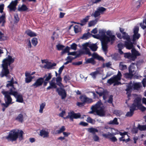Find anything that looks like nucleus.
<instances>
[{"label": "nucleus", "instance_id": "nucleus-18", "mask_svg": "<svg viewBox=\"0 0 146 146\" xmlns=\"http://www.w3.org/2000/svg\"><path fill=\"white\" fill-rule=\"evenodd\" d=\"M80 98L81 101L84 103H89L93 102L92 99L87 97L86 95L80 96Z\"/></svg>", "mask_w": 146, "mask_h": 146}, {"label": "nucleus", "instance_id": "nucleus-60", "mask_svg": "<svg viewBox=\"0 0 146 146\" xmlns=\"http://www.w3.org/2000/svg\"><path fill=\"white\" fill-rule=\"evenodd\" d=\"M73 59V57L71 56H68L67 57L66 59V60H68L69 61H70V62H71Z\"/></svg>", "mask_w": 146, "mask_h": 146}, {"label": "nucleus", "instance_id": "nucleus-2", "mask_svg": "<svg viewBox=\"0 0 146 146\" xmlns=\"http://www.w3.org/2000/svg\"><path fill=\"white\" fill-rule=\"evenodd\" d=\"M14 59L11 56L8 55L7 58L4 59L3 61V63L2 64V67L3 69L1 73L0 74V76L1 77L5 76L7 79L10 78V76L9 74V71L8 69V66L14 62Z\"/></svg>", "mask_w": 146, "mask_h": 146}, {"label": "nucleus", "instance_id": "nucleus-56", "mask_svg": "<svg viewBox=\"0 0 146 146\" xmlns=\"http://www.w3.org/2000/svg\"><path fill=\"white\" fill-rule=\"evenodd\" d=\"M93 139L94 141H99V137L96 135L94 134L93 137Z\"/></svg>", "mask_w": 146, "mask_h": 146}, {"label": "nucleus", "instance_id": "nucleus-41", "mask_svg": "<svg viewBox=\"0 0 146 146\" xmlns=\"http://www.w3.org/2000/svg\"><path fill=\"white\" fill-rule=\"evenodd\" d=\"M97 22V20L95 19L94 20L90 21L88 23V26L89 27H91L95 25Z\"/></svg>", "mask_w": 146, "mask_h": 146}, {"label": "nucleus", "instance_id": "nucleus-8", "mask_svg": "<svg viewBox=\"0 0 146 146\" xmlns=\"http://www.w3.org/2000/svg\"><path fill=\"white\" fill-rule=\"evenodd\" d=\"M141 86V84L139 82L133 83L132 84L131 83L127 85V88L125 91L127 92L126 94L128 98L130 97L131 91L132 90H138Z\"/></svg>", "mask_w": 146, "mask_h": 146}, {"label": "nucleus", "instance_id": "nucleus-58", "mask_svg": "<svg viewBox=\"0 0 146 146\" xmlns=\"http://www.w3.org/2000/svg\"><path fill=\"white\" fill-rule=\"evenodd\" d=\"M118 49H122L124 47V45L121 42L119 43L118 44Z\"/></svg>", "mask_w": 146, "mask_h": 146}, {"label": "nucleus", "instance_id": "nucleus-62", "mask_svg": "<svg viewBox=\"0 0 146 146\" xmlns=\"http://www.w3.org/2000/svg\"><path fill=\"white\" fill-rule=\"evenodd\" d=\"M79 124L80 125H82L84 126H87L88 124V123L83 121L81 122Z\"/></svg>", "mask_w": 146, "mask_h": 146}, {"label": "nucleus", "instance_id": "nucleus-27", "mask_svg": "<svg viewBox=\"0 0 146 146\" xmlns=\"http://www.w3.org/2000/svg\"><path fill=\"white\" fill-rule=\"evenodd\" d=\"M28 8L25 5L23 4L21 7H19L18 8V10L20 11H24L27 10Z\"/></svg>", "mask_w": 146, "mask_h": 146}, {"label": "nucleus", "instance_id": "nucleus-51", "mask_svg": "<svg viewBox=\"0 0 146 146\" xmlns=\"http://www.w3.org/2000/svg\"><path fill=\"white\" fill-rule=\"evenodd\" d=\"M14 21L15 22L17 23L19 21V18L17 14L16 13L14 15Z\"/></svg>", "mask_w": 146, "mask_h": 146}, {"label": "nucleus", "instance_id": "nucleus-46", "mask_svg": "<svg viewBox=\"0 0 146 146\" xmlns=\"http://www.w3.org/2000/svg\"><path fill=\"white\" fill-rule=\"evenodd\" d=\"M70 47L67 46L61 52L62 54H64L66 52H68L70 50Z\"/></svg>", "mask_w": 146, "mask_h": 146}, {"label": "nucleus", "instance_id": "nucleus-57", "mask_svg": "<svg viewBox=\"0 0 146 146\" xmlns=\"http://www.w3.org/2000/svg\"><path fill=\"white\" fill-rule=\"evenodd\" d=\"M113 100L112 95H110L109 98V100L108 101V102L110 104H111L112 103Z\"/></svg>", "mask_w": 146, "mask_h": 146}, {"label": "nucleus", "instance_id": "nucleus-21", "mask_svg": "<svg viewBox=\"0 0 146 146\" xmlns=\"http://www.w3.org/2000/svg\"><path fill=\"white\" fill-rule=\"evenodd\" d=\"M7 83L6 86V87L8 88L9 89H12L15 90L16 88L14 87L13 84L14 83V80L13 77H12L10 81H8Z\"/></svg>", "mask_w": 146, "mask_h": 146}, {"label": "nucleus", "instance_id": "nucleus-47", "mask_svg": "<svg viewBox=\"0 0 146 146\" xmlns=\"http://www.w3.org/2000/svg\"><path fill=\"white\" fill-rule=\"evenodd\" d=\"M6 37L4 36V34L0 31V41L6 40Z\"/></svg>", "mask_w": 146, "mask_h": 146}, {"label": "nucleus", "instance_id": "nucleus-36", "mask_svg": "<svg viewBox=\"0 0 146 146\" xmlns=\"http://www.w3.org/2000/svg\"><path fill=\"white\" fill-rule=\"evenodd\" d=\"M46 106V103L44 102L41 104L40 106V109L39 112L40 113H43V109Z\"/></svg>", "mask_w": 146, "mask_h": 146}, {"label": "nucleus", "instance_id": "nucleus-45", "mask_svg": "<svg viewBox=\"0 0 146 146\" xmlns=\"http://www.w3.org/2000/svg\"><path fill=\"white\" fill-rule=\"evenodd\" d=\"M86 121L92 124H94L95 122V121L94 120L92 119L91 117H88L87 118Z\"/></svg>", "mask_w": 146, "mask_h": 146}, {"label": "nucleus", "instance_id": "nucleus-42", "mask_svg": "<svg viewBox=\"0 0 146 146\" xmlns=\"http://www.w3.org/2000/svg\"><path fill=\"white\" fill-rule=\"evenodd\" d=\"M66 129V128L64 126H62L59 130L56 131L57 134H60L64 131Z\"/></svg>", "mask_w": 146, "mask_h": 146}, {"label": "nucleus", "instance_id": "nucleus-64", "mask_svg": "<svg viewBox=\"0 0 146 146\" xmlns=\"http://www.w3.org/2000/svg\"><path fill=\"white\" fill-rule=\"evenodd\" d=\"M82 63V61H79L77 62H74L73 64L75 65H79L81 64Z\"/></svg>", "mask_w": 146, "mask_h": 146}, {"label": "nucleus", "instance_id": "nucleus-30", "mask_svg": "<svg viewBox=\"0 0 146 146\" xmlns=\"http://www.w3.org/2000/svg\"><path fill=\"white\" fill-rule=\"evenodd\" d=\"M119 68L121 70H123L127 68V66L123 62H120L119 64Z\"/></svg>", "mask_w": 146, "mask_h": 146}, {"label": "nucleus", "instance_id": "nucleus-10", "mask_svg": "<svg viewBox=\"0 0 146 146\" xmlns=\"http://www.w3.org/2000/svg\"><path fill=\"white\" fill-rule=\"evenodd\" d=\"M122 37L127 41L125 42V46L128 49H131L133 47V43L131 42L130 36L126 33H123Z\"/></svg>", "mask_w": 146, "mask_h": 146}, {"label": "nucleus", "instance_id": "nucleus-37", "mask_svg": "<svg viewBox=\"0 0 146 146\" xmlns=\"http://www.w3.org/2000/svg\"><path fill=\"white\" fill-rule=\"evenodd\" d=\"M16 119L19 121L22 122L23 120V115L21 114H19Z\"/></svg>", "mask_w": 146, "mask_h": 146}, {"label": "nucleus", "instance_id": "nucleus-11", "mask_svg": "<svg viewBox=\"0 0 146 146\" xmlns=\"http://www.w3.org/2000/svg\"><path fill=\"white\" fill-rule=\"evenodd\" d=\"M91 55L92 56V58L88 59L86 61L87 63H91L93 64H95L96 62L94 59H96L99 60H104L103 57L100 56L96 53L94 52L92 54H91Z\"/></svg>", "mask_w": 146, "mask_h": 146}, {"label": "nucleus", "instance_id": "nucleus-13", "mask_svg": "<svg viewBox=\"0 0 146 146\" xmlns=\"http://www.w3.org/2000/svg\"><path fill=\"white\" fill-rule=\"evenodd\" d=\"M106 8L102 7H98L94 13L91 14V16L95 18L98 17L101 14H103L104 12L106 11Z\"/></svg>", "mask_w": 146, "mask_h": 146}, {"label": "nucleus", "instance_id": "nucleus-35", "mask_svg": "<svg viewBox=\"0 0 146 146\" xmlns=\"http://www.w3.org/2000/svg\"><path fill=\"white\" fill-rule=\"evenodd\" d=\"M141 1H142V0H134L133 1L134 6L137 7V8H139V7Z\"/></svg>", "mask_w": 146, "mask_h": 146}, {"label": "nucleus", "instance_id": "nucleus-20", "mask_svg": "<svg viewBox=\"0 0 146 146\" xmlns=\"http://www.w3.org/2000/svg\"><path fill=\"white\" fill-rule=\"evenodd\" d=\"M49 132L47 129H43L40 130V135L43 138H48L49 137Z\"/></svg>", "mask_w": 146, "mask_h": 146}, {"label": "nucleus", "instance_id": "nucleus-53", "mask_svg": "<svg viewBox=\"0 0 146 146\" xmlns=\"http://www.w3.org/2000/svg\"><path fill=\"white\" fill-rule=\"evenodd\" d=\"M130 139L128 138V139H123V137H121L119 138V140L120 141H122L123 142H127L130 141Z\"/></svg>", "mask_w": 146, "mask_h": 146}, {"label": "nucleus", "instance_id": "nucleus-4", "mask_svg": "<svg viewBox=\"0 0 146 146\" xmlns=\"http://www.w3.org/2000/svg\"><path fill=\"white\" fill-rule=\"evenodd\" d=\"M9 89V92L3 90L1 91V93L4 96V100L5 103L1 104L2 107L3 108L2 110L3 111H5V108H7L10 104H12V99L10 95H12L14 96V90L12 89Z\"/></svg>", "mask_w": 146, "mask_h": 146}, {"label": "nucleus", "instance_id": "nucleus-25", "mask_svg": "<svg viewBox=\"0 0 146 146\" xmlns=\"http://www.w3.org/2000/svg\"><path fill=\"white\" fill-rule=\"evenodd\" d=\"M98 69L99 68H98L97 69L96 71L94 72H92L90 74V75L94 79L96 78V76L98 74H100V71L98 70Z\"/></svg>", "mask_w": 146, "mask_h": 146}, {"label": "nucleus", "instance_id": "nucleus-1", "mask_svg": "<svg viewBox=\"0 0 146 146\" xmlns=\"http://www.w3.org/2000/svg\"><path fill=\"white\" fill-rule=\"evenodd\" d=\"M102 47L104 52L107 51V44L110 41L112 44L115 40V36L112 35L110 31H108L106 34L109 36H107L105 35L104 32L101 31L99 32Z\"/></svg>", "mask_w": 146, "mask_h": 146}, {"label": "nucleus", "instance_id": "nucleus-19", "mask_svg": "<svg viewBox=\"0 0 146 146\" xmlns=\"http://www.w3.org/2000/svg\"><path fill=\"white\" fill-rule=\"evenodd\" d=\"M56 91L58 92V94L61 96L62 99H64L66 96V92L64 89L60 88L59 89L57 88Z\"/></svg>", "mask_w": 146, "mask_h": 146}, {"label": "nucleus", "instance_id": "nucleus-49", "mask_svg": "<svg viewBox=\"0 0 146 146\" xmlns=\"http://www.w3.org/2000/svg\"><path fill=\"white\" fill-rule=\"evenodd\" d=\"M133 76V74L129 73H129H127L125 74V77L126 78H131Z\"/></svg>", "mask_w": 146, "mask_h": 146}, {"label": "nucleus", "instance_id": "nucleus-63", "mask_svg": "<svg viewBox=\"0 0 146 146\" xmlns=\"http://www.w3.org/2000/svg\"><path fill=\"white\" fill-rule=\"evenodd\" d=\"M142 82L143 87H145L146 86V77L143 79Z\"/></svg>", "mask_w": 146, "mask_h": 146}, {"label": "nucleus", "instance_id": "nucleus-32", "mask_svg": "<svg viewBox=\"0 0 146 146\" xmlns=\"http://www.w3.org/2000/svg\"><path fill=\"white\" fill-rule=\"evenodd\" d=\"M90 17V16H87L82 20H81V23L80 24V25L82 26L86 24V23L88 22Z\"/></svg>", "mask_w": 146, "mask_h": 146}, {"label": "nucleus", "instance_id": "nucleus-17", "mask_svg": "<svg viewBox=\"0 0 146 146\" xmlns=\"http://www.w3.org/2000/svg\"><path fill=\"white\" fill-rule=\"evenodd\" d=\"M44 78H40L38 79L36 82L33 84L31 87H33L35 88L39 86H41L44 82Z\"/></svg>", "mask_w": 146, "mask_h": 146}, {"label": "nucleus", "instance_id": "nucleus-61", "mask_svg": "<svg viewBox=\"0 0 146 146\" xmlns=\"http://www.w3.org/2000/svg\"><path fill=\"white\" fill-rule=\"evenodd\" d=\"M59 76L58 77H57L56 78V82H59L62 81V78L60 76V75H59Z\"/></svg>", "mask_w": 146, "mask_h": 146}, {"label": "nucleus", "instance_id": "nucleus-15", "mask_svg": "<svg viewBox=\"0 0 146 146\" xmlns=\"http://www.w3.org/2000/svg\"><path fill=\"white\" fill-rule=\"evenodd\" d=\"M99 89V91H96V92L100 96H103V99L104 100H105L108 95V92L106 90H104V89L102 88H100Z\"/></svg>", "mask_w": 146, "mask_h": 146}, {"label": "nucleus", "instance_id": "nucleus-38", "mask_svg": "<svg viewBox=\"0 0 146 146\" xmlns=\"http://www.w3.org/2000/svg\"><path fill=\"white\" fill-rule=\"evenodd\" d=\"M34 77L30 76L25 78V81L27 83H29L31 82L32 80L33 79Z\"/></svg>", "mask_w": 146, "mask_h": 146}, {"label": "nucleus", "instance_id": "nucleus-24", "mask_svg": "<svg viewBox=\"0 0 146 146\" xmlns=\"http://www.w3.org/2000/svg\"><path fill=\"white\" fill-rule=\"evenodd\" d=\"M49 84L50 86L47 88V90H49L52 88H56L57 86L55 82H50Z\"/></svg>", "mask_w": 146, "mask_h": 146}, {"label": "nucleus", "instance_id": "nucleus-3", "mask_svg": "<svg viewBox=\"0 0 146 146\" xmlns=\"http://www.w3.org/2000/svg\"><path fill=\"white\" fill-rule=\"evenodd\" d=\"M141 98L137 97L134 101V102L132 106L130 107V111L127 113L126 116L127 117H131L133 114L134 111L137 109L142 111L146 110V108L143 106L141 104Z\"/></svg>", "mask_w": 146, "mask_h": 146}, {"label": "nucleus", "instance_id": "nucleus-43", "mask_svg": "<svg viewBox=\"0 0 146 146\" xmlns=\"http://www.w3.org/2000/svg\"><path fill=\"white\" fill-rule=\"evenodd\" d=\"M31 41L32 44L34 46H36L38 43L37 39L36 38H33L32 40Z\"/></svg>", "mask_w": 146, "mask_h": 146}, {"label": "nucleus", "instance_id": "nucleus-31", "mask_svg": "<svg viewBox=\"0 0 146 146\" xmlns=\"http://www.w3.org/2000/svg\"><path fill=\"white\" fill-rule=\"evenodd\" d=\"M26 33L27 35L31 37L35 36L36 35L35 33L30 30L27 31Z\"/></svg>", "mask_w": 146, "mask_h": 146}, {"label": "nucleus", "instance_id": "nucleus-5", "mask_svg": "<svg viewBox=\"0 0 146 146\" xmlns=\"http://www.w3.org/2000/svg\"><path fill=\"white\" fill-rule=\"evenodd\" d=\"M91 109L92 110L89 112L90 113H93L96 112L97 115L100 116H104L105 115V107L101 101H98L95 105L92 106Z\"/></svg>", "mask_w": 146, "mask_h": 146}, {"label": "nucleus", "instance_id": "nucleus-14", "mask_svg": "<svg viewBox=\"0 0 146 146\" xmlns=\"http://www.w3.org/2000/svg\"><path fill=\"white\" fill-rule=\"evenodd\" d=\"M81 117V115L80 113H75L73 111L69 112L68 115L64 117V119L70 118V120L72 121H73L74 119H78Z\"/></svg>", "mask_w": 146, "mask_h": 146}, {"label": "nucleus", "instance_id": "nucleus-16", "mask_svg": "<svg viewBox=\"0 0 146 146\" xmlns=\"http://www.w3.org/2000/svg\"><path fill=\"white\" fill-rule=\"evenodd\" d=\"M139 28L138 27H135L133 29L134 34L133 35L132 41L134 42L136 40L138 39L140 37V35L138 33Z\"/></svg>", "mask_w": 146, "mask_h": 146}, {"label": "nucleus", "instance_id": "nucleus-39", "mask_svg": "<svg viewBox=\"0 0 146 146\" xmlns=\"http://www.w3.org/2000/svg\"><path fill=\"white\" fill-rule=\"evenodd\" d=\"M88 131L90 133H91L94 134V135L96 132H97L98 131V130L96 129L91 128L88 129Z\"/></svg>", "mask_w": 146, "mask_h": 146}, {"label": "nucleus", "instance_id": "nucleus-28", "mask_svg": "<svg viewBox=\"0 0 146 146\" xmlns=\"http://www.w3.org/2000/svg\"><path fill=\"white\" fill-rule=\"evenodd\" d=\"M52 75L51 73H48L47 74H46L42 78H44V79L45 78V80L46 81H49L52 78Z\"/></svg>", "mask_w": 146, "mask_h": 146}, {"label": "nucleus", "instance_id": "nucleus-23", "mask_svg": "<svg viewBox=\"0 0 146 146\" xmlns=\"http://www.w3.org/2000/svg\"><path fill=\"white\" fill-rule=\"evenodd\" d=\"M136 65L134 63L132 64L129 68V72L133 75L135 74Z\"/></svg>", "mask_w": 146, "mask_h": 146}, {"label": "nucleus", "instance_id": "nucleus-26", "mask_svg": "<svg viewBox=\"0 0 146 146\" xmlns=\"http://www.w3.org/2000/svg\"><path fill=\"white\" fill-rule=\"evenodd\" d=\"M56 64L55 63H48L44 66V67L45 68H46L48 69H52V67L54 66H56Z\"/></svg>", "mask_w": 146, "mask_h": 146}, {"label": "nucleus", "instance_id": "nucleus-40", "mask_svg": "<svg viewBox=\"0 0 146 146\" xmlns=\"http://www.w3.org/2000/svg\"><path fill=\"white\" fill-rule=\"evenodd\" d=\"M91 34L89 33L88 32L87 33L84 34L82 38L83 39H86L88 38L91 36Z\"/></svg>", "mask_w": 146, "mask_h": 146}, {"label": "nucleus", "instance_id": "nucleus-55", "mask_svg": "<svg viewBox=\"0 0 146 146\" xmlns=\"http://www.w3.org/2000/svg\"><path fill=\"white\" fill-rule=\"evenodd\" d=\"M70 77L68 75H66L64 76V79L66 82H67V81L70 80Z\"/></svg>", "mask_w": 146, "mask_h": 146}, {"label": "nucleus", "instance_id": "nucleus-33", "mask_svg": "<svg viewBox=\"0 0 146 146\" xmlns=\"http://www.w3.org/2000/svg\"><path fill=\"white\" fill-rule=\"evenodd\" d=\"M131 52L132 54L135 56H138L140 55V54L136 50L133 48V46L131 48Z\"/></svg>", "mask_w": 146, "mask_h": 146}, {"label": "nucleus", "instance_id": "nucleus-9", "mask_svg": "<svg viewBox=\"0 0 146 146\" xmlns=\"http://www.w3.org/2000/svg\"><path fill=\"white\" fill-rule=\"evenodd\" d=\"M121 76V73L119 71H118L117 75L113 76L108 79L107 80V83L110 85L113 83V86L121 84V83L119 81L120 80Z\"/></svg>", "mask_w": 146, "mask_h": 146}, {"label": "nucleus", "instance_id": "nucleus-54", "mask_svg": "<svg viewBox=\"0 0 146 146\" xmlns=\"http://www.w3.org/2000/svg\"><path fill=\"white\" fill-rule=\"evenodd\" d=\"M77 45L75 43H73L70 46L71 49L74 50H76V49Z\"/></svg>", "mask_w": 146, "mask_h": 146}, {"label": "nucleus", "instance_id": "nucleus-50", "mask_svg": "<svg viewBox=\"0 0 146 146\" xmlns=\"http://www.w3.org/2000/svg\"><path fill=\"white\" fill-rule=\"evenodd\" d=\"M56 47L58 50H62L64 47V46L63 45L58 44L56 45Z\"/></svg>", "mask_w": 146, "mask_h": 146}, {"label": "nucleus", "instance_id": "nucleus-59", "mask_svg": "<svg viewBox=\"0 0 146 146\" xmlns=\"http://www.w3.org/2000/svg\"><path fill=\"white\" fill-rule=\"evenodd\" d=\"M64 65H63L59 68L58 71L59 74V75H60V74L61 73L63 70L64 68Z\"/></svg>", "mask_w": 146, "mask_h": 146}, {"label": "nucleus", "instance_id": "nucleus-22", "mask_svg": "<svg viewBox=\"0 0 146 146\" xmlns=\"http://www.w3.org/2000/svg\"><path fill=\"white\" fill-rule=\"evenodd\" d=\"M14 96L16 98V101L22 103L23 100L22 95L19 94L18 93L14 90Z\"/></svg>", "mask_w": 146, "mask_h": 146}, {"label": "nucleus", "instance_id": "nucleus-48", "mask_svg": "<svg viewBox=\"0 0 146 146\" xmlns=\"http://www.w3.org/2000/svg\"><path fill=\"white\" fill-rule=\"evenodd\" d=\"M137 128L141 131L145 130V125H142L139 124Z\"/></svg>", "mask_w": 146, "mask_h": 146}, {"label": "nucleus", "instance_id": "nucleus-6", "mask_svg": "<svg viewBox=\"0 0 146 146\" xmlns=\"http://www.w3.org/2000/svg\"><path fill=\"white\" fill-rule=\"evenodd\" d=\"M19 130L17 131L15 129L11 130L9 132V135L6 137L5 138L9 141H16L19 137V139L21 140L23 132L21 130L19 133Z\"/></svg>", "mask_w": 146, "mask_h": 146}, {"label": "nucleus", "instance_id": "nucleus-52", "mask_svg": "<svg viewBox=\"0 0 146 146\" xmlns=\"http://www.w3.org/2000/svg\"><path fill=\"white\" fill-rule=\"evenodd\" d=\"M74 31L76 33H77L80 31V29L78 25H75L74 27Z\"/></svg>", "mask_w": 146, "mask_h": 146}, {"label": "nucleus", "instance_id": "nucleus-34", "mask_svg": "<svg viewBox=\"0 0 146 146\" xmlns=\"http://www.w3.org/2000/svg\"><path fill=\"white\" fill-rule=\"evenodd\" d=\"M108 123L111 125H118L119 123L117 121V118H115L113 120L110 121Z\"/></svg>", "mask_w": 146, "mask_h": 146}, {"label": "nucleus", "instance_id": "nucleus-44", "mask_svg": "<svg viewBox=\"0 0 146 146\" xmlns=\"http://www.w3.org/2000/svg\"><path fill=\"white\" fill-rule=\"evenodd\" d=\"M119 133L120 135L122 136L121 137H123V139H125V136L128 137V135H127V132H124L123 133H121L119 132Z\"/></svg>", "mask_w": 146, "mask_h": 146}, {"label": "nucleus", "instance_id": "nucleus-12", "mask_svg": "<svg viewBox=\"0 0 146 146\" xmlns=\"http://www.w3.org/2000/svg\"><path fill=\"white\" fill-rule=\"evenodd\" d=\"M118 132L115 133H110L108 132L107 133H103L102 134V136L104 138L108 139L111 141L115 142L117 141V139L114 136L115 135L118 134Z\"/></svg>", "mask_w": 146, "mask_h": 146}, {"label": "nucleus", "instance_id": "nucleus-7", "mask_svg": "<svg viewBox=\"0 0 146 146\" xmlns=\"http://www.w3.org/2000/svg\"><path fill=\"white\" fill-rule=\"evenodd\" d=\"M82 46L83 48L81 51V52L85 54H88L90 56H91V54L88 47H89L93 51H96L98 48L96 44H91L89 42L84 44H82Z\"/></svg>", "mask_w": 146, "mask_h": 146}, {"label": "nucleus", "instance_id": "nucleus-29", "mask_svg": "<svg viewBox=\"0 0 146 146\" xmlns=\"http://www.w3.org/2000/svg\"><path fill=\"white\" fill-rule=\"evenodd\" d=\"M5 14H3L0 17V23H2L1 25L3 26L5 22Z\"/></svg>", "mask_w": 146, "mask_h": 146}]
</instances>
